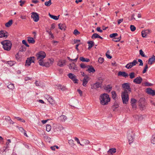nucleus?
<instances>
[{"label": "nucleus", "instance_id": "nucleus-11", "mask_svg": "<svg viewBox=\"0 0 155 155\" xmlns=\"http://www.w3.org/2000/svg\"><path fill=\"white\" fill-rule=\"evenodd\" d=\"M31 17L33 19L35 22H37L39 19V15L38 14L35 12H33L31 13Z\"/></svg>", "mask_w": 155, "mask_h": 155}, {"label": "nucleus", "instance_id": "nucleus-19", "mask_svg": "<svg viewBox=\"0 0 155 155\" xmlns=\"http://www.w3.org/2000/svg\"><path fill=\"white\" fill-rule=\"evenodd\" d=\"M58 26L59 28L61 29V30H62L63 31L65 30V28H66V26L65 24L59 23L58 24Z\"/></svg>", "mask_w": 155, "mask_h": 155}, {"label": "nucleus", "instance_id": "nucleus-24", "mask_svg": "<svg viewBox=\"0 0 155 155\" xmlns=\"http://www.w3.org/2000/svg\"><path fill=\"white\" fill-rule=\"evenodd\" d=\"M27 41L29 43L33 44L35 42V40L33 38L30 37H27Z\"/></svg>", "mask_w": 155, "mask_h": 155}, {"label": "nucleus", "instance_id": "nucleus-33", "mask_svg": "<svg viewBox=\"0 0 155 155\" xmlns=\"http://www.w3.org/2000/svg\"><path fill=\"white\" fill-rule=\"evenodd\" d=\"M13 21L12 20H10L8 22L6 23L5 26L7 27H10L12 25Z\"/></svg>", "mask_w": 155, "mask_h": 155}, {"label": "nucleus", "instance_id": "nucleus-56", "mask_svg": "<svg viewBox=\"0 0 155 155\" xmlns=\"http://www.w3.org/2000/svg\"><path fill=\"white\" fill-rule=\"evenodd\" d=\"M22 43L27 47H29V45L27 43L26 40H23L22 41Z\"/></svg>", "mask_w": 155, "mask_h": 155}, {"label": "nucleus", "instance_id": "nucleus-38", "mask_svg": "<svg viewBox=\"0 0 155 155\" xmlns=\"http://www.w3.org/2000/svg\"><path fill=\"white\" fill-rule=\"evenodd\" d=\"M26 48L24 45L21 46L19 49V51L21 52L25 51L26 50Z\"/></svg>", "mask_w": 155, "mask_h": 155}, {"label": "nucleus", "instance_id": "nucleus-7", "mask_svg": "<svg viewBox=\"0 0 155 155\" xmlns=\"http://www.w3.org/2000/svg\"><path fill=\"white\" fill-rule=\"evenodd\" d=\"M134 135V134L131 131H129L127 132V138L130 145L133 141Z\"/></svg>", "mask_w": 155, "mask_h": 155}, {"label": "nucleus", "instance_id": "nucleus-23", "mask_svg": "<svg viewBox=\"0 0 155 155\" xmlns=\"http://www.w3.org/2000/svg\"><path fill=\"white\" fill-rule=\"evenodd\" d=\"M67 119V117L64 115H61L58 117V119L62 121H65Z\"/></svg>", "mask_w": 155, "mask_h": 155}, {"label": "nucleus", "instance_id": "nucleus-62", "mask_svg": "<svg viewBox=\"0 0 155 155\" xmlns=\"http://www.w3.org/2000/svg\"><path fill=\"white\" fill-rule=\"evenodd\" d=\"M77 91L80 94V95L81 96L82 95V91L81 90L79 89L77 90Z\"/></svg>", "mask_w": 155, "mask_h": 155}, {"label": "nucleus", "instance_id": "nucleus-4", "mask_svg": "<svg viewBox=\"0 0 155 155\" xmlns=\"http://www.w3.org/2000/svg\"><path fill=\"white\" fill-rule=\"evenodd\" d=\"M128 92L127 90L124 91L121 93V98L124 104H127L129 100Z\"/></svg>", "mask_w": 155, "mask_h": 155}, {"label": "nucleus", "instance_id": "nucleus-25", "mask_svg": "<svg viewBox=\"0 0 155 155\" xmlns=\"http://www.w3.org/2000/svg\"><path fill=\"white\" fill-rule=\"evenodd\" d=\"M146 115L145 114L143 115H137L138 120L139 121H141L142 120L144 119L146 117Z\"/></svg>", "mask_w": 155, "mask_h": 155}, {"label": "nucleus", "instance_id": "nucleus-32", "mask_svg": "<svg viewBox=\"0 0 155 155\" xmlns=\"http://www.w3.org/2000/svg\"><path fill=\"white\" fill-rule=\"evenodd\" d=\"M58 89H60L62 91H64L67 90V88L65 87L64 86H62L60 84H58Z\"/></svg>", "mask_w": 155, "mask_h": 155}, {"label": "nucleus", "instance_id": "nucleus-39", "mask_svg": "<svg viewBox=\"0 0 155 155\" xmlns=\"http://www.w3.org/2000/svg\"><path fill=\"white\" fill-rule=\"evenodd\" d=\"M99 35L96 33H94L91 36V38L93 39L98 38Z\"/></svg>", "mask_w": 155, "mask_h": 155}, {"label": "nucleus", "instance_id": "nucleus-34", "mask_svg": "<svg viewBox=\"0 0 155 155\" xmlns=\"http://www.w3.org/2000/svg\"><path fill=\"white\" fill-rule=\"evenodd\" d=\"M118 104L117 102H115L112 106V109H113V110H114L115 109L118 108Z\"/></svg>", "mask_w": 155, "mask_h": 155}, {"label": "nucleus", "instance_id": "nucleus-36", "mask_svg": "<svg viewBox=\"0 0 155 155\" xmlns=\"http://www.w3.org/2000/svg\"><path fill=\"white\" fill-rule=\"evenodd\" d=\"M111 94L112 98L115 100H116L117 96L116 92L115 91H112L111 92Z\"/></svg>", "mask_w": 155, "mask_h": 155}, {"label": "nucleus", "instance_id": "nucleus-45", "mask_svg": "<svg viewBox=\"0 0 155 155\" xmlns=\"http://www.w3.org/2000/svg\"><path fill=\"white\" fill-rule=\"evenodd\" d=\"M88 65H86L84 64L83 63H81L80 64V67L81 68L84 69L86 68H88Z\"/></svg>", "mask_w": 155, "mask_h": 155}, {"label": "nucleus", "instance_id": "nucleus-20", "mask_svg": "<svg viewBox=\"0 0 155 155\" xmlns=\"http://www.w3.org/2000/svg\"><path fill=\"white\" fill-rule=\"evenodd\" d=\"M130 103L132 107L134 109H136V99L132 98L131 99Z\"/></svg>", "mask_w": 155, "mask_h": 155}, {"label": "nucleus", "instance_id": "nucleus-51", "mask_svg": "<svg viewBox=\"0 0 155 155\" xmlns=\"http://www.w3.org/2000/svg\"><path fill=\"white\" fill-rule=\"evenodd\" d=\"M140 52V54L143 57H146V55H145L144 54L142 50L141 49L139 51Z\"/></svg>", "mask_w": 155, "mask_h": 155}, {"label": "nucleus", "instance_id": "nucleus-50", "mask_svg": "<svg viewBox=\"0 0 155 155\" xmlns=\"http://www.w3.org/2000/svg\"><path fill=\"white\" fill-rule=\"evenodd\" d=\"M130 28L131 31H134L136 30V27L132 25H130Z\"/></svg>", "mask_w": 155, "mask_h": 155}, {"label": "nucleus", "instance_id": "nucleus-44", "mask_svg": "<svg viewBox=\"0 0 155 155\" xmlns=\"http://www.w3.org/2000/svg\"><path fill=\"white\" fill-rule=\"evenodd\" d=\"M8 87L11 89H13L14 88V86L13 84H10L8 86Z\"/></svg>", "mask_w": 155, "mask_h": 155}, {"label": "nucleus", "instance_id": "nucleus-9", "mask_svg": "<svg viewBox=\"0 0 155 155\" xmlns=\"http://www.w3.org/2000/svg\"><path fill=\"white\" fill-rule=\"evenodd\" d=\"M68 76L69 78L71 79L73 81H74V83H78V80L76 78V76L71 73H69L68 74Z\"/></svg>", "mask_w": 155, "mask_h": 155}, {"label": "nucleus", "instance_id": "nucleus-49", "mask_svg": "<svg viewBox=\"0 0 155 155\" xmlns=\"http://www.w3.org/2000/svg\"><path fill=\"white\" fill-rule=\"evenodd\" d=\"M15 58L16 60L18 61H20L21 60V58L19 57L18 53H17L15 55Z\"/></svg>", "mask_w": 155, "mask_h": 155}, {"label": "nucleus", "instance_id": "nucleus-15", "mask_svg": "<svg viewBox=\"0 0 155 155\" xmlns=\"http://www.w3.org/2000/svg\"><path fill=\"white\" fill-rule=\"evenodd\" d=\"M104 89L107 92H110L112 89V86L110 84L107 85L104 87Z\"/></svg>", "mask_w": 155, "mask_h": 155}, {"label": "nucleus", "instance_id": "nucleus-35", "mask_svg": "<svg viewBox=\"0 0 155 155\" xmlns=\"http://www.w3.org/2000/svg\"><path fill=\"white\" fill-rule=\"evenodd\" d=\"M101 84L99 83V82H97L96 83L94 84V88L95 89H96L100 87H101Z\"/></svg>", "mask_w": 155, "mask_h": 155}, {"label": "nucleus", "instance_id": "nucleus-13", "mask_svg": "<svg viewBox=\"0 0 155 155\" xmlns=\"http://www.w3.org/2000/svg\"><path fill=\"white\" fill-rule=\"evenodd\" d=\"M136 65V59L134 60L132 62H131L127 64L125 67L127 69L131 68L133 66Z\"/></svg>", "mask_w": 155, "mask_h": 155}, {"label": "nucleus", "instance_id": "nucleus-27", "mask_svg": "<svg viewBox=\"0 0 155 155\" xmlns=\"http://www.w3.org/2000/svg\"><path fill=\"white\" fill-rule=\"evenodd\" d=\"M87 43L88 44V49L90 50L94 46V43L93 41H89Z\"/></svg>", "mask_w": 155, "mask_h": 155}, {"label": "nucleus", "instance_id": "nucleus-6", "mask_svg": "<svg viewBox=\"0 0 155 155\" xmlns=\"http://www.w3.org/2000/svg\"><path fill=\"white\" fill-rule=\"evenodd\" d=\"M37 60H38L39 64L40 61H43V59L45 57L46 54L43 51H41L36 55Z\"/></svg>", "mask_w": 155, "mask_h": 155}, {"label": "nucleus", "instance_id": "nucleus-8", "mask_svg": "<svg viewBox=\"0 0 155 155\" xmlns=\"http://www.w3.org/2000/svg\"><path fill=\"white\" fill-rule=\"evenodd\" d=\"M35 58L33 56L28 58L26 61L25 66H29L31 62L34 63Z\"/></svg>", "mask_w": 155, "mask_h": 155}, {"label": "nucleus", "instance_id": "nucleus-60", "mask_svg": "<svg viewBox=\"0 0 155 155\" xmlns=\"http://www.w3.org/2000/svg\"><path fill=\"white\" fill-rule=\"evenodd\" d=\"M145 86H151L153 85V84L147 82H145Z\"/></svg>", "mask_w": 155, "mask_h": 155}, {"label": "nucleus", "instance_id": "nucleus-55", "mask_svg": "<svg viewBox=\"0 0 155 155\" xmlns=\"http://www.w3.org/2000/svg\"><path fill=\"white\" fill-rule=\"evenodd\" d=\"M74 65L75 63H74L69 64L68 65L69 68L71 70L73 69V66H74Z\"/></svg>", "mask_w": 155, "mask_h": 155}, {"label": "nucleus", "instance_id": "nucleus-41", "mask_svg": "<svg viewBox=\"0 0 155 155\" xmlns=\"http://www.w3.org/2000/svg\"><path fill=\"white\" fill-rule=\"evenodd\" d=\"M151 141L152 143L155 144V135H153L151 139Z\"/></svg>", "mask_w": 155, "mask_h": 155}, {"label": "nucleus", "instance_id": "nucleus-46", "mask_svg": "<svg viewBox=\"0 0 155 155\" xmlns=\"http://www.w3.org/2000/svg\"><path fill=\"white\" fill-rule=\"evenodd\" d=\"M148 65H147V64H146L143 70V71L142 73L143 74H144L146 72V71H147V70L148 69Z\"/></svg>", "mask_w": 155, "mask_h": 155}, {"label": "nucleus", "instance_id": "nucleus-22", "mask_svg": "<svg viewBox=\"0 0 155 155\" xmlns=\"http://www.w3.org/2000/svg\"><path fill=\"white\" fill-rule=\"evenodd\" d=\"M155 61V56L153 55L148 60V64L151 65L153 63V62Z\"/></svg>", "mask_w": 155, "mask_h": 155}, {"label": "nucleus", "instance_id": "nucleus-61", "mask_svg": "<svg viewBox=\"0 0 155 155\" xmlns=\"http://www.w3.org/2000/svg\"><path fill=\"white\" fill-rule=\"evenodd\" d=\"M138 62H140V64L139 65L140 66H143V63L141 59H138Z\"/></svg>", "mask_w": 155, "mask_h": 155}, {"label": "nucleus", "instance_id": "nucleus-64", "mask_svg": "<svg viewBox=\"0 0 155 155\" xmlns=\"http://www.w3.org/2000/svg\"><path fill=\"white\" fill-rule=\"evenodd\" d=\"M123 19L121 18L117 20V23L118 25H119L121 22L123 21Z\"/></svg>", "mask_w": 155, "mask_h": 155}, {"label": "nucleus", "instance_id": "nucleus-57", "mask_svg": "<svg viewBox=\"0 0 155 155\" xmlns=\"http://www.w3.org/2000/svg\"><path fill=\"white\" fill-rule=\"evenodd\" d=\"M8 64L10 66H12L13 65L15 64L14 62L11 61H8Z\"/></svg>", "mask_w": 155, "mask_h": 155}, {"label": "nucleus", "instance_id": "nucleus-17", "mask_svg": "<svg viewBox=\"0 0 155 155\" xmlns=\"http://www.w3.org/2000/svg\"><path fill=\"white\" fill-rule=\"evenodd\" d=\"M66 62L65 60H60L58 63V65L60 67H62L65 65Z\"/></svg>", "mask_w": 155, "mask_h": 155}, {"label": "nucleus", "instance_id": "nucleus-31", "mask_svg": "<svg viewBox=\"0 0 155 155\" xmlns=\"http://www.w3.org/2000/svg\"><path fill=\"white\" fill-rule=\"evenodd\" d=\"M116 152V149L115 148H112L110 149L108 151V154L110 153L113 154Z\"/></svg>", "mask_w": 155, "mask_h": 155}, {"label": "nucleus", "instance_id": "nucleus-40", "mask_svg": "<svg viewBox=\"0 0 155 155\" xmlns=\"http://www.w3.org/2000/svg\"><path fill=\"white\" fill-rule=\"evenodd\" d=\"M88 80H86L85 79H83L82 80L83 83L82 84L83 86L86 87L87 84V83Z\"/></svg>", "mask_w": 155, "mask_h": 155}, {"label": "nucleus", "instance_id": "nucleus-30", "mask_svg": "<svg viewBox=\"0 0 155 155\" xmlns=\"http://www.w3.org/2000/svg\"><path fill=\"white\" fill-rule=\"evenodd\" d=\"M49 15L50 17H51V18H52L53 19L55 20H57L59 19V15L58 16H56L55 15H53L51 14H50L49 13Z\"/></svg>", "mask_w": 155, "mask_h": 155}, {"label": "nucleus", "instance_id": "nucleus-12", "mask_svg": "<svg viewBox=\"0 0 155 155\" xmlns=\"http://www.w3.org/2000/svg\"><path fill=\"white\" fill-rule=\"evenodd\" d=\"M146 92L148 94L153 96L155 95V90H153L150 88L146 89Z\"/></svg>", "mask_w": 155, "mask_h": 155}, {"label": "nucleus", "instance_id": "nucleus-52", "mask_svg": "<svg viewBox=\"0 0 155 155\" xmlns=\"http://www.w3.org/2000/svg\"><path fill=\"white\" fill-rule=\"evenodd\" d=\"M73 33L75 35H79L80 34V32H79L77 30L75 29L74 30Z\"/></svg>", "mask_w": 155, "mask_h": 155}, {"label": "nucleus", "instance_id": "nucleus-37", "mask_svg": "<svg viewBox=\"0 0 155 155\" xmlns=\"http://www.w3.org/2000/svg\"><path fill=\"white\" fill-rule=\"evenodd\" d=\"M121 39V36H120L119 38H114L112 39V40L115 42H117L119 41Z\"/></svg>", "mask_w": 155, "mask_h": 155}, {"label": "nucleus", "instance_id": "nucleus-18", "mask_svg": "<svg viewBox=\"0 0 155 155\" xmlns=\"http://www.w3.org/2000/svg\"><path fill=\"white\" fill-rule=\"evenodd\" d=\"M88 69L86 70V71H88L89 73H94L95 71V70L92 66L88 65Z\"/></svg>", "mask_w": 155, "mask_h": 155}, {"label": "nucleus", "instance_id": "nucleus-58", "mask_svg": "<svg viewBox=\"0 0 155 155\" xmlns=\"http://www.w3.org/2000/svg\"><path fill=\"white\" fill-rule=\"evenodd\" d=\"M69 144L71 145V146H74V141L73 140H69Z\"/></svg>", "mask_w": 155, "mask_h": 155}, {"label": "nucleus", "instance_id": "nucleus-26", "mask_svg": "<svg viewBox=\"0 0 155 155\" xmlns=\"http://www.w3.org/2000/svg\"><path fill=\"white\" fill-rule=\"evenodd\" d=\"M79 59L82 62H89L90 60L89 59L87 58H84L83 57H81L79 58Z\"/></svg>", "mask_w": 155, "mask_h": 155}, {"label": "nucleus", "instance_id": "nucleus-14", "mask_svg": "<svg viewBox=\"0 0 155 155\" xmlns=\"http://www.w3.org/2000/svg\"><path fill=\"white\" fill-rule=\"evenodd\" d=\"M151 32V31L149 29H147L144 31H143L141 32V35L142 37L145 38L147 35Z\"/></svg>", "mask_w": 155, "mask_h": 155}, {"label": "nucleus", "instance_id": "nucleus-48", "mask_svg": "<svg viewBox=\"0 0 155 155\" xmlns=\"http://www.w3.org/2000/svg\"><path fill=\"white\" fill-rule=\"evenodd\" d=\"M118 35V34L117 33H114L111 34L110 35V37L111 38H115V37L117 36Z\"/></svg>", "mask_w": 155, "mask_h": 155}, {"label": "nucleus", "instance_id": "nucleus-21", "mask_svg": "<svg viewBox=\"0 0 155 155\" xmlns=\"http://www.w3.org/2000/svg\"><path fill=\"white\" fill-rule=\"evenodd\" d=\"M5 120L7 122L9 123L10 124H13L14 123V122L12 120L10 117L9 116H5Z\"/></svg>", "mask_w": 155, "mask_h": 155}, {"label": "nucleus", "instance_id": "nucleus-10", "mask_svg": "<svg viewBox=\"0 0 155 155\" xmlns=\"http://www.w3.org/2000/svg\"><path fill=\"white\" fill-rule=\"evenodd\" d=\"M122 87L124 89V91L127 90L128 93L131 91V88L128 83H124L122 84Z\"/></svg>", "mask_w": 155, "mask_h": 155}, {"label": "nucleus", "instance_id": "nucleus-28", "mask_svg": "<svg viewBox=\"0 0 155 155\" xmlns=\"http://www.w3.org/2000/svg\"><path fill=\"white\" fill-rule=\"evenodd\" d=\"M48 100L50 103L52 105L54 104L55 103V101L53 100L52 97H49Z\"/></svg>", "mask_w": 155, "mask_h": 155}, {"label": "nucleus", "instance_id": "nucleus-63", "mask_svg": "<svg viewBox=\"0 0 155 155\" xmlns=\"http://www.w3.org/2000/svg\"><path fill=\"white\" fill-rule=\"evenodd\" d=\"M96 30L97 31L101 33L103 32V31L101 29V28L99 27H97L96 28Z\"/></svg>", "mask_w": 155, "mask_h": 155}, {"label": "nucleus", "instance_id": "nucleus-1", "mask_svg": "<svg viewBox=\"0 0 155 155\" xmlns=\"http://www.w3.org/2000/svg\"><path fill=\"white\" fill-rule=\"evenodd\" d=\"M100 103L103 105H107L110 101L109 95L107 93L101 94L100 96Z\"/></svg>", "mask_w": 155, "mask_h": 155}, {"label": "nucleus", "instance_id": "nucleus-53", "mask_svg": "<svg viewBox=\"0 0 155 155\" xmlns=\"http://www.w3.org/2000/svg\"><path fill=\"white\" fill-rule=\"evenodd\" d=\"M98 61L99 63L101 64L104 61V59L103 58L100 57L98 59Z\"/></svg>", "mask_w": 155, "mask_h": 155}, {"label": "nucleus", "instance_id": "nucleus-42", "mask_svg": "<svg viewBox=\"0 0 155 155\" xmlns=\"http://www.w3.org/2000/svg\"><path fill=\"white\" fill-rule=\"evenodd\" d=\"M51 129V126L49 124H47L46 126V130L49 132Z\"/></svg>", "mask_w": 155, "mask_h": 155}, {"label": "nucleus", "instance_id": "nucleus-2", "mask_svg": "<svg viewBox=\"0 0 155 155\" xmlns=\"http://www.w3.org/2000/svg\"><path fill=\"white\" fill-rule=\"evenodd\" d=\"M147 103L145 98L141 97L138 101V106L140 110H145L147 106Z\"/></svg>", "mask_w": 155, "mask_h": 155}, {"label": "nucleus", "instance_id": "nucleus-29", "mask_svg": "<svg viewBox=\"0 0 155 155\" xmlns=\"http://www.w3.org/2000/svg\"><path fill=\"white\" fill-rule=\"evenodd\" d=\"M142 80L143 79L140 76L136 77V84H140L142 81Z\"/></svg>", "mask_w": 155, "mask_h": 155}, {"label": "nucleus", "instance_id": "nucleus-54", "mask_svg": "<svg viewBox=\"0 0 155 155\" xmlns=\"http://www.w3.org/2000/svg\"><path fill=\"white\" fill-rule=\"evenodd\" d=\"M129 76L130 78L132 79L135 77L134 73L133 72H131Z\"/></svg>", "mask_w": 155, "mask_h": 155}, {"label": "nucleus", "instance_id": "nucleus-3", "mask_svg": "<svg viewBox=\"0 0 155 155\" xmlns=\"http://www.w3.org/2000/svg\"><path fill=\"white\" fill-rule=\"evenodd\" d=\"M3 45L4 49L8 51H9L11 48L12 44L11 42L8 40H5L1 42Z\"/></svg>", "mask_w": 155, "mask_h": 155}, {"label": "nucleus", "instance_id": "nucleus-43", "mask_svg": "<svg viewBox=\"0 0 155 155\" xmlns=\"http://www.w3.org/2000/svg\"><path fill=\"white\" fill-rule=\"evenodd\" d=\"M51 4V0H49L48 2H46L45 3V5L47 6H50Z\"/></svg>", "mask_w": 155, "mask_h": 155}, {"label": "nucleus", "instance_id": "nucleus-59", "mask_svg": "<svg viewBox=\"0 0 155 155\" xmlns=\"http://www.w3.org/2000/svg\"><path fill=\"white\" fill-rule=\"evenodd\" d=\"M25 1H22L21 0L19 2V3H20L21 4L20 5L22 6H23V5L24 4V3H25Z\"/></svg>", "mask_w": 155, "mask_h": 155}, {"label": "nucleus", "instance_id": "nucleus-5", "mask_svg": "<svg viewBox=\"0 0 155 155\" xmlns=\"http://www.w3.org/2000/svg\"><path fill=\"white\" fill-rule=\"evenodd\" d=\"M53 63V60L52 59H49L47 62H44L43 61L39 62V65L43 66H45L46 67H49Z\"/></svg>", "mask_w": 155, "mask_h": 155}, {"label": "nucleus", "instance_id": "nucleus-47", "mask_svg": "<svg viewBox=\"0 0 155 155\" xmlns=\"http://www.w3.org/2000/svg\"><path fill=\"white\" fill-rule=\"evenodd\" d=\"M5 33L4 31H0V38L5 37Z\"/></svg>", "mask_w": 155, "mask_h": 155}, {"label": "nucleus", "instance_id": "nucleus-16", "mask_svg": "<svg viewBox=\"0 0 155 155\" xmlns=\"http://www.w3.org/2000/svg\"><path fill=\"white\" fill-rule=\"evenodd\" d=\"M118 76H122L126 78L128 77V74L124 71H119L118 73Z\"/></svg>", "mask_w": 155, "mask_h": 155}]
</instances>
